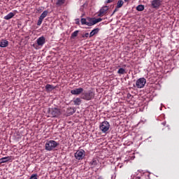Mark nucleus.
Segmentation results:
<instances>
[{
  "mask_svg": "<svg viewBox=\"0 0 179 179\" xmlns=\"http://www.w3.org/2000/svg\"><path fill=\"white\" fill-rule=\"evenodd\" d=\"M59 145V143L54 140L48 141L45 143V150L51 152V150H54Z\"/></svg>",
  "mask_w": 179,
  "mask_h": 179,
  "instance_id": "nucleus-1",
  "label": "nucleus"
},
{
  "mask_svg": "<svg viewBox=\"0 0 179 179\" xmlns=\"http://www.w3.org/2000/svg\"><path fill=\"white\" fill-rule=\"evenodd\" d=\"M94 92L90 90L87 92H84L81 94V99L83 100H85L86 101H90V100H93L94 99Z\"/></svg>",
  "mask_w": 179,
  "mask_h": 179,
  "instance_id": "nucleus-2",
  "label": "nucleus"
},
{
  "mask_svg": "<svg viewBox=\"0 0 179 179\" xmlns=\"http://www.w3.org/2000/svg\"><path fill=\"white\" fill-rule=\"evenodd\" d=\"M99 129L103 134H107L110 129V123L107 121H103L99 125Z\"/></svg>",
  "mask_w": 179,
  "mask_h": 179,
  "instance_id": "nucleus-3",
  "label": "nucleus"
},
{
  "mask_svg": "<svg viewBox=\"0 0 179 179\" xmlns=\"http://www.w3.org/2000/svg\"><path fill=\"white\" fill-rule=\"evenodd\" d=\"M101 20H103L101 18L88 17L87 18V26H94V24L100 23Z\"/></svg>",
  "mask_w": 179,
  "mask_h": 179,
  "instance_id": "nucleus-4",
  "label": "nucleus"
},
{
  "mask_svg": "<svg viewBox=\"0 0 179 179\" xmlns=\"http://www.w3.org/2000/svg\"><path fill=\"white\" fill-rule=\"evenodd\" d=\"M85 156H86V152L83 149L77 150L74 155V157L77 160H83V159H85Z\"/></svg>",
  "mask_w": 179,
  "mask_h": 179,
  "instance_id": "nucleus-5",
  "label": "nucleus"
},
{
  "mask_svg": "<svg viewBox=\"0 0 179 179\" xmlns=\"http://www.w3.org/2000/svg\"><path fill=\"white\" fill-rule=\"evenodd\" d=\"M48 113H49L50 117H59V115H61V110L57 108H49Z\"/></svg>",
  "mask_w": 179,
  "mask_h": 179,
  "instance_id": "nucleus-6",
  "label": "nucleus"
},
{
  "mask_svg": "<svg viewBox=\"0 0 179 179\" xmlns=\"http://www.w3.org/2000/svg\"><path fill=\"white\" fill-rule=\"evenodd\" d=\"M145 85H146V79L145 78H141L136 80V86L138 89L145 87Z\"/></svg>",
  "mask_w": 179,
  "mask_h": 179,
  "instance_id": "nucleus-7",
  "label": "nucleus"
},
{
  "mask_svg": "<svg viewBox=\"0 0 179 179\" xmlns=\"http://www.w3.org/2000/svg\"><path fill=\"white\" fill-rule=\"evenodd\" d=\"M48 15V10H44L38 18L37 26H41V23H43V20H44L45 17H47Z\"/></svg>",
  "mask_w": 179,
  "mask_h": 179,
  "instance_id": "nucleus-8",
  "label": "nucleus"
},
{
  "mask_svg": "<svg viewBox=\"0 0 179 179\" xmlns=\"http://www.w3.org/2000/svg\"><path fill=\"white\" fill-rule=\"evenodd\" d=\"M162 6V1L161 0H152L151 1V7L152 9H159Z\"/></svg>",
  "mask_w": 179,
  "mask_h": 179,
  "instance_id": "nucleus-9",
  "label": "nucleus"
},
{
  "mask_svg": "<svg viewBox=\"0 0 179 179\" xmlns=\"http://www.w3.org/2000/svg\"><path fill=\"white\" fill-rule=\"evenodd\" d=\"M83 90H84L82 87L76 88L74 90H71V93L74 96H79V94H82L83 93Z\"/></svg>",
  "mask_w": 179,
  "mask_h": 179,
  "instance_id": "nucleus-10",
  "label": "nucleus"
},
{
  "mask_svg": "<svg viewBox=\"0 0 179 179\" xmlns=\"http://www.w3.org/2000/svg\"><path fill=\"white\" fill-rule=\"evenodd\" d=\"M107 12H108V6H103L100 9L98 16H100L101 17L104 16V15H106Z\"/></svg>",
  "mask_w": 179,
  "mask_h": 179,
  "instance_id": "nucleus-11",
  "label": "nucleus"
},
{
  "mask_svg": "<svg viewBox=\"0 0 179 179\" xmlns=\"http://www.w3.org/2000/svg\"><path fill=\"white\" fill-rule=\"evenodd\" d=\"M36 41L38 45H44V44H45V38L44 36H41Z\"/></svg>",
  "mask_w": 179,
  "mask_h": 179,
  "instance_id": "nucleus-12",
  "label": "nucleus"
},
{
  "mask_svg": "<svg viewBox=\"0 0 179 179\" xmlns=\"http://www.w3.org/2000/svg\"><path fill=\"white\" fill-rule=\"evenodd\" d=\"M76 112V109H75V108L69 107L66 109V114L68 116L73 115V114H75Z\"/></svg>",
  "mask_w": 179,
  "mask_h": 179,
  "instance_id": "nucleus-13",
  "label": "nucleus"
},
{
  "mask_svg": "<svg viewBox=\"0 0 179 179\" xmlns=\"http://www.w3.org/2000/svg\"><path fill=\"white\" fill-rule=\"evenodd\" d=\"M45 89L46 92L49 93L50 92H52L55 89V87H54L52 85L47 84L45 87Z\"/></svg>",
  "mask_w": 179,
  "mask_h": 179,
  "instance_id": "nucleus-14",
  "label": "nucleus"
},
{
  "mask_svg": "<svg viewBox=\"0 0 179 179\" xmlns=\"http://www.w3.org/2000/svg\"><path fill=\"white\" fill-rule=\"evenodd\" d=\"M12 160V157H5L0 159V164H2V163H8V162H10Z\"/></svg>",
  "mask_w": 179,
  "mask_h": 179,
  "instance_id": "nucleus-15",
  "label": "nucleus"
},
{
  "mask_svg": "<svg viewBox=\"0 0 179 179\" xmlns=\"http://www.w3.org/2000/svg\"><path fill=\"white\" fill-rule=\"evenodd\" d=\"M82 98H76L73 101H71L73 103L74 106H80L82 104Z\"/></svg>",
  "mask_w": 179,
  "mask_h": 179,
  "instance_id": "nucleus-16",
  "label": "nucleus"
},
{
  "mask_svg": "<svg viewBox=\"0 0 179 179\" xmlns=\"http://www.w3.org/2000/svg\"><path fill=\"white\" fill-rule=\"evenodd\" d=\"M15 15H16V13L11 12L7 15L4 16L3 19H5V20H10V19H12V17H13Z\"/></svg>",
  "mask_w": 179,
  "mask_h": 179,
  "instance_id": "nucleus-17",
  "label": "nucleus"
},
{
  "mask_svg": "<svg viewBox=\"0 0 179 179\" xmlns=\"http://www.w3.org/2000/svg\"><path fill=\"white\" fill-rule=\"evenodd\" d=\"M99 31H100V29L99 28H96L93 29L90 34V37H93V36H95V34H97Z\"/></svg>",
  "mask_w": 179,
  "mask_h": 179,
  "instance_id": "nucleus-18",
  "label": "nucleus"
},
{
  "mask_svg": "<svg viewBox=\"0 0 179 179\" xmlns=\"http://www.w3.org/2000/svg\"><path fill=\"white\" fill-rule=\"evenodd\" d=\"M118 75H124V73H127V71L124 68H120L117 71Z\"/></svg>",
  "mask_w": 179,
  "mask_h": 179,
  "instance_id": "nucleus-19",
  "label": "nucleus"
},
{
  "mask_svg": "<svg viewBox=\"0 0 179 179\" xmlns=\"http://www.w3.org/2000/svg\"><path fill=\"white\" fill-rule=\"evenodd\" d=\"M136 10L138 12H142L143 10H145V6L144 5H138L136 7Z\"/></svg>",
  "mask_w": 179,
  "mask_h": 179,
  "instance_id": "nucleus-20",
  "label": "nucleus"
},
{
  "mask_svg": "<svg viewBox=\"0 0 179 179\" xmlns=\"http://www.w3.org/2000/svg\"><path fill=\"white\" fill-rule=\"evenodd\" d=\"M122 5H124V1L122 0H119L117 3L116 8L120 9V8H122Z\"/></svg>",
  "mask_w": 179,
  "mask_h": 179,
  "instance_id": "nucleus-21",
  "label": "nucleus"
},
{
  "mask_svg": "<svg viewBox=\"0 0 179 179\" xmlns=\"http://www.w3.org/2000/svg\"><path fill=\"white\" fill-rule=\"evenodd\" d=\"M90 164L93 167H96V166H97V159H93L92 162H90Z\"/></svg>",
  "mask_w": 179,
  "mask_h": 179,
  "instance_id": "nucleus-22",
  "label": "nucleus"
},
{
  "mask_svg": "<svg viewBox=\"0 0 179 179\" xmlns=\"http://www.w3.org/2000/svg\"><path fill=\"white\" fill-rule=\"evenodd\" d=\"M65 3V0H57L56 5L57 6H62Z\"/></svg>",
  "mask_w": 179,
  "mask_h": 179,
  "instance_id": "nucleus-23",
  "label": "nucleus"
},
{
  "mask_svg": "<svg viewBox=\"0 0 179 179\" xmlns=\"http://www.w3.org/2000/svg\"><path fill=\"white\" fill-rule=\"evenodd\" d=\"M8 42L6 39H2L0 41V45H8Z\"/></svg>",
  "mask_w": 179,
  "mask_h": 179,
  "instance_id": "nucleus-24",
  "label": "nucleus"
},
{
  "mask_svg": "<svg viewBox=\"0 0 179 179\" xmlns=\"http://www.w3.org/2000/svg\"><path fill=\"white\" fill-rule=\"evenodd\" d=\"M78 33H79V31L78 30H76V31H75L74 32H73L72 34H71V38H75V37H78Z\"/></svg>",
  "mask_w": 179,
  "mask_h": 179,
  "instance_id": "nucleus-25",
  "label": "nucleus"
},
{
  "mask_svg": "<svg viewBox=\"0 0 179 179\" xmlns=\"http://www.w3.org/2000/svg\"><path fill=\"white\" fill-rule=\"evenodd\" d=\"M81 24H85L86 26H87V19L86 18H81Z\"/></svg>",
  "mask_w": 179,
  "mask_h": 179,
  "instance_id": "nucleus-26",
  "label": "nucleus"
},
{
  "mask_svg": "<svg viewBox=\"0 0 179 179\" xmlns=\"http://www.w3.org/2000/svg\"><path fill=\"white\" fill-rule=\"evenodd\" d=\"M89 36H90V34H89V33H85L83 34V38H85V37L87 38L89 37Z\"/></svg>",
  "mask_w": 179,
  "mask_h": 179,
  "instance_id": "nucleus-27",
  "label": "nucleus"
},
{
  "mask_svg": "<svg viewBox=\"0 0 179 179\" xmlns=\"http://www.w3.org/2000/svg\"><path fill=\"white\" fill-rule=\"evenodd\" d=\"M29 179H38L37 178V174L32 175Z\"/></svg>",
  "mask_w": 179,
  "mask_h": 179,
  "instance_id": "nucleus-28",
  "label": "nucleus"
},
{
  "mask_svg": "<svg viewBox=\"0 0 179 179\" xmlns=\"http://www.w3.org/2000/svg\"><path fill=\"white\" fill-rule=\"evenodd\" d=\"M34 48H35V50H38V49L41 48V46H40V45H34Z\"/></svg>",
  "mask_w": 179,
  "mask_h": 179,
  "instance_id": "nucleus-29",
  "label": "nucleus"
},
{
  "mask_svg": "<svg viewBox=\"0 0 179 179\" xmlns=\"http://www.w3.org/2000/svg\"><path fill=\"white\" fill-rule=\"evenodd\" d=\"M117 10H118V8H117V7H116V8H115V10H113L111 16H113V15H114V13H115V12H117Z\"/></svg>",
  "mask_w": 179,
  "mask_h": 179,
  "instance_id": "nucleus-30",
  "label": "nucleus"
},
{
  "mask_svg": "<svg viewBox=\"0 0 179 179\" xmlns=\"http://www.w3.org/2000/svg\"><path fill=\"white\" fill-rule=\"evenodd\" d=\"M114 0H107L106 3H111V2H113Z\"/></svg>",
  "mask_w": 179,
  "mask_h": 179,
  "instance_id": "nucleus-31",
  "label": "nucleus"
},
{
  "mask_svg": "<svg viewBox=\"0 0 179 179\" xmlns=\"http://www.w3.org/2000/svg\"><path fill=\"white\" fill-rule=\"evenodd\" d=\"M162 125H164V127H166V122H163L162 123Z\"/></svg>",
  "mask_w": 179,
  "mask_h": 179,
  "instance_id": "nucleus-32",
  "label": "nucleus"
},
{
  "mask_svg": "<svg viewBox=\"0 0 179 179\" xmlns=\"http://www.w3.org/2000/svg\"><path fill=\"white\" fill-rule=\"evenodd\" d=\"M96 179H104L103 176H99Z\"/></svg>",
  "mask_w": 179,
  "mask_h": 179,
  "instance_id": "nucleus-33",
  "label": "nucleus"
},
{
  "mask_svg": "<svg viewBox=\"0 0 179 179\" xmlns=\"http://www.w3.org/2000/svg\"><path fill=\"white\" fill-rule=\"evenodd\" d=\"M0 47L3 48L6 47V45H0Z\"/></svg>",
  "mask_w": 179,
  "mask_h": 179,
  "instance_id": "nucleus-34",
  "label": "nucleus"
},
{
  "mask_svg": "<svg viewBox=\"0 0 179 179\" xmlns=\"http://www.w3.org/2000/svg\"><path fill=\"white\" fill-rule=\"evenodd\" d=\"M129 0H124V2H129Z\"/></svg>",
  "mask_w": 179,
  "mask_h": 179,
  "instance_id": "nucleus-35",
  "label": "nucleus"
},
{
  "mask_svg": "<svg viewBox=\"0 0 179 179\" xmlns=\"http://www.w3.org/2000/svg\"><path fill=\"white\" fill-rule=\"evenodd\" d=\"M78 23H79V22H77V24H78Z\"/></svg>",
  "mask_w": 179,
  "mask_h": 179,
  "instance_id": "nucleus-36",
  "label": "nucleus"
}]
</instances>
